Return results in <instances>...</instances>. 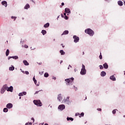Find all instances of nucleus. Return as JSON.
I'll list each match as a JSON object with an SVG mask.
<instances>
[{"instance_id": "1", "label": "nucleus", "mask_w": 125, "mask_h": 125, "mask_svg": "<svg viewBox=\"0 0 125 125\" xmlns=\"http://www.w3.org/2000/svg\"><path fill=\"white\" fill-rule=\"evenodd\" d=\"M85 33H86V34H88V35H89L91 37H92L93 35H94V31L90 28L85 30Z\"/></svg>"}, {"instance_id": "2", "label": "nucleus", "mask_w": 125, "mask_h": 125, "mask_svg": "<svg viewBox=\"0 0 125 125\" xmlns=\"http://www.w3.org/2000/svg\"><path fill=\"white\" fill-rule=\"evenodd\" d=\"M65 82H66V83L67 85L69 84H72L74 82V78H69L65 80Z\"/></svg>"}, {"instance_id": "3", "label": "nucleus", "mask_w": 125, "mask_h": 125, "mask_svg": "<svg viewBox=\"0 0 125 125\" xmlns=\"http://www.w3.org/2000/svg\"><path fill=\"white\" fill-rule=\"evenodd\" d=\"M33 103L35 104V105H36V106H38V107H41V106H42V104L40 100H34Z\"/></svg>"}, {"instance_id": "4", "label": "nucleus", "mask_w": 125, "mask_h": 125, "mask_svg": "<svg viewBox=\"0 0 125 125\" xmlns=\"http://www.w3.org/2000/svg\"><path fill=\"white\" fill-rule=\"evenodd\" d=\"M74 42L76 43L79 42V41H80V38L77 36L76 35L73 36Z\"/></svg>"}, {"instance_id": "5", "label": "nucleus", "mask_w": 125, "mask_h": 125, "mask_svg": "<svg viewBox=\"0 0 125 125\" xmlns=\"http://www.w3.org/2000/svg\"><path fill=\"white\" fill-rule=\"evenodd\" d=\"M13 107V105L11 103H9L6 105V108H7L8 109H11V108H12Z\"/></svg>"}, {"instance_id": "6", "label": "nucleus", "mask_w": 125, "mask_h": 125, "mask_svg": "<svg viewBox=\"0 0 125 125\" xmlns=\"http://www.w3.org/2000/svg\"><path fill=\"white\" fill-rule=\"evenodd\" d=\"M80 74L81 75H85V74H86V70L83 69H81V71L80 72Z\"/></svg>"}, {"instance_id": "7", "label": "nucleus", "mask_w": 125, "mask_h": 125, "mask_svg": "<svg viewBox=\"0 0 125 125\" xmlns=\"http://www.w3.org/2000/svg\"><path fill=\"white\" fill-rule=\"evenodd\" d=\"M58 109H60V110H64V109H65V105L64 104L60 105L58 106Z\"/></svg>"}, {"instance_id": "8", "label": "nucleus", "mask_w": 125, "mask_h": 125, "mask_svg": "<svg viewBox=\"0 0 125 125\" xmlns=\"http://www.w3.org/2000/svg\"><path fill=\"white\" fill-rule=\"evenodd\" d=\"M70 98V97H67L66 99L64 100L62 102L64 103H66V104H69V99Z\"/></svg>"}, {"instance_id": "9", "label": "nucleus", "mask_w": 125, "mask_h": 125, "mask_svg": "<svg viewBox=\"0 0 125 125\" xmlns=\"http://www.w3.org/2000/svg\"><path fill=\"white\" fill-rule=\"evenodd\" d=\"M7 91H10V92H12V91H13V87L12 86H11L9 87H8Z\"/></svg>"}, {"instance_id": "10", "label": "nucleus", "mask_w": 125, "mask_h": 125, "mask_svg": "<svg viewBox=\"0 0 125 125\" xmlns=\"http://www.w3.org/2000/svg\"><path fill=\"white\" fill-rule=\"evenodd\" d=\"M1 4L2 5H4V6H5V7H6V6H7V2L6 1H2L1 2Z\"/></svg>"}, {"instance_id": "11", "label": "nucleus", "mask_w": 125, "mask_h": 125, "mask_svg": "<svg viewBox=\"0 0 125 125\" xmlns=\"http://www.w3.org/2000/svg\"><path fill=\"white\" fill-rule=\"evenodd\" d=\"M65 12L66 13L70 14V13H71V10H70V9H69V8H65Z\"/></svg>"}, {"instance_id": "12", "label": "nucleus", "mask_w": 125, "mask_h": 125, "mask_svg": "<svg viewBox=\"0 0 125 125\" xmlns=\"http://www.w3.org/2000/svg\"><path fill=\"white\" fill-rule=\"evenodd\" d=\"M118 4L119 6H123V5H124V3L122 1L119 0L118 1Z\"/></svg>"}, {"instance_id": "13", "label": "nucleus", "mask_w": 125, "mask_h": 125, "mask_svg": "<svg viewBox=\"0 0 125 125\" xmlns=\"http://www.w3.org/2000/svg\"><path fill=\"white\" fill-rule=\"evenodd\" d=\"M110 80H111V81H113L114 82L116 81V77L114 75H112L110 77Z\"/></svg>"}, {"instance_id": "14", "label": "nucleus", "mask_w": 125, "mask_h": 125, "mask_svg": "<svg viewBox=\"0 0 125 125\" xmlns=\"http://www.w3.org/2000/svg\"><path fill=\"white\" fill-rule=\"evenodd\" d=\"M104 66V69H108V67H109V66L108 65V64L105 62L103 64Z\"/></svg>"}, {"instance_id": "15", "label": "nucleus", "mask_w": 125, "mask_h": 125, "mask_svg": "<svg viewBox=\"0 0 125 125\" xmlns=\"http://www.w3.org/2000/svg\"><path fill=\"white\" fill-rule=\"evenodd\" d=\"M101 77H105L106 76V72L105 71H102L101 73Z\"/></svg>"}, {"instance_id": "16", "label": "nucleus", "mask_w": 125, "mask_h": 125, "mask_svg": "<svg viewBox=\"0 0 125 125\" xmlns=\"http://www.w3.org/2000/svg\"><path fill=\"white\" fill-rule=\"evenodd\" d=\"M68 34H69V31L65 30L62 34V36H63V35H68Z\"/></svg>"}, {"instance_id": "17", "label": "nucleus", "mask_w": 125, "mask_h": 125, "mask_svg": "<svg viewBox=\"0 0 125 125\" xmlns=\"http://www.w3.org/2000/svg\"><path fill=\"white\" fill-rule=\"evenodd\" d=\"M23 64H24V65H25V66H28V65H29L28 62H27V61H26V60H24V61H23Z\"/></svg>"}, {"instance_id": "18", "label": "nucleus", "mask_w": 125, "mask_h": 125, "mask_svg": "<svg viewBox=\"0 0 125 125\" xmlns=\"http://www.w3.org/2000/svg\"><path fill=\"white\" fill-rule=\"evenodd\" d=\"M24 9H28L30 8V5L29 4H26L24 7Z\"/></svg>"}, {"instance_id": "19", "label": "nucleus", "mask_w": 125, "mask_h": 125, "mask_svg": "<svg viewBox=\"0 0 125 125\" xmlns=\"http://www.w3.org/2000/svg\"><path fill=\"white\" fill-rule=\"evenodd\" d=\"M58 100L60 102H61V100H62V97H61V95H59L58 96Z\"/></svg>"}, {"instance_id": "20", "label": "nucleus", "mask_w": 125, "mask_h": 125, "mask_svg": "<svg viewBox=\"0 0 125 125\" xmlns=\"http://www.w3.org/2000/svg\"><path fill=\"white\" fill-rule=\"evenodd\" d=\"M44 28H48L49 27V23L47 22L43 25Z\"/></svg>"}, {"instance_id": "21", "label": "nucleus", "mask_w": 125, "mask_h": 125, "mask_svg": "<svg viewBox=\"0 0 125 125\" xmlns=\"http://www.w3.org/2000/svg\"><path fill=\"white\" fill-rule=\"evenodd\" d=\"M2 88L5 89V90H7L8 89V87L7 86V85L5 84L2 87Z\"/></svg>"}, {"instance_id": "22", "label": "nucleus", "mask_w": 125, "mask_h": 125, "mask_svg": "<svg viewBox=\"0 0 125 125\" xmlns=\"http://www.w3.org/2000/svg\"><path fill=\"white\" fill-rule=\"evenodd\" d=\"M61 55H65V52H64V51L63 50H61L60 51Z\"/></svg>"}, {"instance_id": "23", "label": "nucleus", "mask_w": 125, "mask_h": 125, "mask_svg": "<svg viewBox=\"0 0 125 125\" xmlns=\"http://www.w3.org/2000/svg\"><path fill=\"white\" fill-rule=\"evenodd\" d=\"M67 121H71L72 122H73V121H74V119L71 117H67Z\"/></svg>"}, {"instance_id": "24", "label": "nucleus", "mask_w": 125, "mask_h": 125, "mask_svg": "<svg viewBox=\"0 0 125 125\" xmlns=\"http://www.w3.org/2000/svg\"><path fill=\"white\" fill-rule=\"evenodd\" d=\"M42 34L43 36H44V35L46 34V31L45 30H42Z\"/></svg>"}, {"instance_id": "25", "label": "nucleus", "mask_w": 125, "mask_h": 125, "mask_svg": "<svg viewBox=\"0 0 125 125\" xmlns=\"http://www.w3.org/2000/svg\"><path fill=\"white\" fill-rule=\"evenodd\" d=\"M9 55V49H7L6 51V56H8Z\"/></svg>"}, {"instance_id": "26", "label": "nucleus", "mask_w": 125, "mask_h": 125, "mask_svg": "<svg viewBox=\"0 0 125 125\" xmlns=\"http://www.w3.org/2000/svg\"><path fill=\"white\" fill-rule=\"evenodd\" d=\"M5 91V89H4V88H3L2 87V88L1 89V91H0L1 93V94L4 93Z\"/></svg>"}, {"instance_id": "27", "label": "nucleus", "mask_w": 125, "mask_h": 125, "mask_svg": "<svg viewBox=\"0 0 125 125\" xmlns=\"http://www.w3.org/2000/svg\"><path fill=\"white\" fill-rule=\"evenodd\" d=\"M3 112H4V113H6L7 112H8V109H7V108H4L3 109Z\"/></svg>"}, {"instance_id": "28", "label": "nucleus", "mask_w": 125, "mask_h": 125, "mask_svg": "<svg viewBox=\"0 0 125 125\" xmlns=\"http://www.w3.org/2000/svg\"><path fill=\"white\" fill-rule=\"evenodd\" d=\"M44 77H45V78H48V73H45L44 74Z\"/></svg>"}, {"instance_id": "29", "label": "nucleus", "mask_w": 125, "mask_h": 125, "mask_svg": "<svg viewBox=\"0 0 125 125\" xmlns=\"http://www.w3.org/2000/svg\"><path fill=\"white\" fill-rule=\"evenodd\" d=\"M10 71H13L14 70V66L9 67Z\"/></svg>"}, {"instance_id": "30", "label": "nucleus", "mask_w": 125, "mask_h": 125, "mask_svg": "<svg viewBox=\"0 0 125 125\" xmlns=\"http://www.w3.org/2000/svg\"><path fill=\"white\" fill-rule=\"evenodd\" d=\"M83 116H84V113H83V112H82L80 115V118H81L82 117H83Z\"/></svg>"}, {"instance_id": "31", "label": "nucleus", "mask_w": 125, "mask_h": 125, "mask_svg": "<svg viewBox=\"0 0 125 125\" xmlns=\"http://www.w3.org/2000/svg\"><path fill=\"white\" fill-rule=\"evenodd\" d=\"M17 17H14V16H12L11 17V19H14V21H15V19H16Z\"/></svg>"}, {"instance_id": "32", "label": "nucleus", "mask_w": 125, "mask_h": 125, "mask_svg": "<svg viewBox=\"0 0 125 125\" xmlns=\"http://www.w3.org/2000/svg\"><path fill=\"white\" fill-rule=\"evenodd\" d=\"M116 111H117V109H114L113 111H112V113L115 115V114H116Z\"/></svg>"}, {"instance_id": "33", "label": "nucleus", "mask_w": 125, "mask_h": 125, "mask_svg": "<svg viewBox=\"0 0 125 125\" xmlns=\"http://www.w3.org/2000/svg\"><path fill=\"white\" fill-rule=\"evenodd\" d=\"M99 67H100V69L101 70H102V69H103V68H104L103 65H99Z\"/></svg>"}, {"instance_id": "34", "label": "nucleus", "mask_w": 125, "mask_h": 125, "mask_svg": "<svg viewBox=\"0 0 125 125\" xmlns=\"http://www.w3.org/2000/svg\"><path fill=\"white\" fill-rule=\"evenodd\" d=\"M32 125V123L31 122H30V123H26L25 124V125Z\"/></svg>"}, {"instance_id": "35", "label": "nucleus", "mask_w": 125, "mask_h": 125, "mask_svg": "<svg viewBox=\"0 0 125 125\" xmlns=\"http://www.w3.org/2000/svg\"><path fill=\"white\" fill-rule=\"evenodd\" d=\"M40 91H42V90L38 91H36L35 93V94H38V93H39Z\"/></svg>"}, {"instance_id": "36", "label": "nucleus", "mask_w": 125, "mask_h": 125, "mask_svg": "<svg viewBox=\"0 0 125 125\" xmlns=\"http://www.w3.org/2000/svg\"><path fill=\"white\" fill-rule=\"evenodd\" d=\"M11 58H13V59H14V56L9 57V58H8V60H9V59H11Z\"/></svg>"}, {"instance_id": "37", "label": "nucleus", "mask_w": 125, "mask_h": 125, "mask_svg": "<svg viewBox=\"0 0 125 125\" xmlns=\"http://www.w3.org/2000/svg\"><path fill=\"white\" fill-rule=\"evenodd\" d=\"M83 69H85V66H84V65L83 64L82 65V68Z\"/></svg>"}, {"instance_id": "38", "label": "nucleus", "mask_w": 125, "mask_h": 125, "mask_svg": "<svg viewBox=\"0 0 125 125\" xmlns=\"http://www.w3.org/2000/svg\"><path fill=\"white\" fill-rule=\"evenodd\" d=\"M99 58L100 59H102V55L101 54V53H100V55L99 56Z\"/></svg>"}, {"instance_id": "39", "label": "nucleus", "mask_w": 125, "mask_h": 125, "mask_svg": "<svg viewBox=\"0 0 125 125\" xmlns=\"http://www.w3.org/2000/svg\"><path fill=\"white\" fill-rule=\"evenodd\" d=\"M21 93H22V95H26V94H27V92H23Z\"/></svg>"}, {"instance_id": "40", "label": "nucleus", "mask_w": 125, "mask_h": 125, "mask_svg": "<svg viewBox=\"0 0 125 125\" xmlns=\"http://www.w3.org/2000/svg\"><path fill=\"white\" fill-rule=\"evenodd\" d=\"M19 95L20 96H23V94H22V93L21 92V93H19Z\"/></svg>"}, {"instance_id": "41", "label": "nucleus", "mask_w": 125, "mask_h": 125, "mask_svg": "<svg viewBox=\"0 0 125 125\" xmlns=\"http://www.w3.org/2000/svg\"><path fill=\"white\" fill-rule=\"evenodd\" d=\"M80 113H76V114H75V116H79V117H80Z\"/></svg>"}, {"instance_id": "42", "label": "nucleus", "mask_w": 125, "mask_h": 125, "mask_svg": "<svg viewBox=\"0 0 125 125\" xmlns=\"http://www.w3.org/2000/svg\"><path fill=\"white\" fill-rule=\"evenodd\" d=\"M24 74H26V75H29V72L28 71H25V72H24Z\"/></svg>"}, {"instance_id": "43", "label": "nucleus", "mask_w": 125, "mask_h": 125, "mask_svg": "<svg viewBox=\"0 0 125 125\" xmlns=\"http://www.w3.org/2000/svg\"><path fill=\"white\" fill-rule=\"evenodd\" d=\"M14 59H18V56H14Z\"/></svg>"}, {"instance_id": "44", "label": "nucleus", "mask_w": 125, "mask_h": 125, "mask_svg": "<svg viewBox=\"0 0 125 125\" xmlns=\"http://www.w3.org/2000/svg\"><path fill=\"white\" fill-rule=\"evenodd\" d=\"M31 120L33 121V123H35V119H34V118H32Z\"/></svg>"}, {"instance_id": "45", "label": "nucleus", "mask_w": 125, "mask_h": 125, "mask_svg": "<svg viewBox=\"0 0 125 125\" xmlns=\"http://www.w3.org/2000/svg\"><path fill=\"white\" fill-rule=\"evenodd\" d=\"M98 111H100L101 112V111H102V109L101 108H98L97 109Z\"/></svg>"}, {"instance_id": "46", "label": "nucleus", "mask_w": 125, "mask_h": 125, "mask_svg": "<svg viewBox=\"0 0 125 125\" xmlns=\"http://www.w3.org/2000/svg\"><path fill=\"white\" fill-rule=\"evenodd\" d=\"M64 18H65V19L66 20H67V19H68V17H67V16H65Z\"/></svg>"}, {"instance_id": "47", "label": "nucleus", "mask_w": 125, "mask_h": 125, "mask_svg": "<svg viewBox=\"0 0 125 125\" xmlns=\"http://www.w3.org/2000/svg\"><path fill=\"white\" fill-rule=\"evenodd\" d=\"M52 79L53 80H56V77L53 76Z\"/></svg>"}, {"instance_id": "48", "label": "nucleus", "mask_w": 125, "mask_h": 125, "mask_svg": "<svg viewBox=\"0 0 125 125\" xmlns=\"http://www.w3.org/2000/svg\"><path fill=\"white\" fill-rule=\"evenodd\" d=\"M33 81L34 82L35 81H36V78H35V76L33 77Z\"/></svg>"}, {"instance_id": "49", "label": "nucleus", "mask_w": 125, "mask_h": 125, "mask_svg": "<svg viewBox=\"0 0 125 125\" xmlns=\"http://www.w3.org/2000/svg\"><path fill=\"white\" fill-rule=\"evenodd\" d=\"M61 45H62V47H63V48L65 47V45H64L63 44H61Z\"/></svg>"}, {"instance_id": "50", "label": "nucleus", "mask_w": 125, "mask_h": 125, "mask_svg": "<svg viewBox=\"0 0 125 125\" xmlns=\"http://www.w3.org/2000/svg\"><path fill=\"white\" fill-rule=\"evenodd\" d=\"M34 83H35L36 84H37V81L36 80V81H34Z\"/></svg>"}, {"instance_id": "51", "label": "nucleus", "mask_w": 125, "mask_h": 125, "mask_svg": "<svg viewBox=\"0 0 125 125\" xmlns=\"http://www.w3.org/2000/svg\"><path fill=\"white\" fill-rule=\"evenodd\" d=\"M64 2H62V5L63 6V5H64Z\"/></svg>"}, {"instance_id": "52", "label": "nucleus", "mask_w": 125, "mask_h": 125, "mask_svg": "<svg viewBox=\"0 0 125 125\" xmlns=\"http://www.w3.org/2000/svg\"><path fill=\"white\" fill-rule=\"evenodd\" d=\"M62 63H63V61H61L60 64H61Z\"/></svg>"}, {"instance_id": "53", "label": "nucleus", "mask_w": 125, "mask_h": 125, "mask_svg": "<svg viewBox=\"0 0 125 125\" xmlns=\"http://www.w3.org/2000/svg\"><path fill=\"white\" fill-rule=\"evenodd\" d=\"M63 15H64V16H66V13H64L63 14Z\"/></svg>"}, {"instance_id": "54", "label": "nucleus", "mask_w": 125, "mask_h": 125, "mask_svg": "<svg viewBox=\"0 0 125 125\" xmlns=\"http://www.w3.org/2000/svg\"><path fill=\"white\" fill-rule=\"evenodd\" d=\"M26 48H28V45H25Z\"/></svg>"}, {"instance_id": "55", "label": "nucleus", "mask_w": 125, "mask_h": 125, "mask_svg": "<svg viewBox=\"0 0 125 125\" xmlns=\"http://www.w3.org/2000/svg\"><path fill=\"white\" fill-rule=\"evenodd\" d=\"M39 65H42V62L39 63Z\"/></svg>"}, {"instance_id": "56", "label": "nucleus", "mask_w": 125, "mask_h": 125, "mask_svg": "<svg viewBox=\"0 0 125 125\" xmlns=\"http://www.w3.org/2000/svg\"><path fill=\"white\" fill-rule=\"evenodd\" d=\"M124 5H125V1H124Z\"/></svg>"}, {"instance_id": "57", "label": "nucleus", "mask_w": 125, "mask_h": 125, "mask_svg": "<svg viewBox=\"0 0 125 125\" xmlns=\"http://www.w3.org/2000/svg\"><path fill=\"white\" fill-rule=\"evenodd\" d=\"M84 54V52H83V55Z\"/></svg>"}, {"instance_id": "58", "label": "nucleus", "mask_w": 125, "mask_h": 125, "mask_svg": "<svg viewBox=\"0 0 125 125\" xmlns=\"http://www.w3.org/2000/svg\"><path fill=\"white\" fill-rule=\"evenodd\" d=\"M22 73H23V74H25V72L24 71H22Z\"/></svg>"}, {"instance_id": "59", "label": "nucleus", "mask_w": 125, "mask_h": 125, "mask_svg": "<svg viewBox=\"0 0 125 125\" xmlns=\"http://www.w3.org/2000/svg\"><path fill=\"white\" fill-rule=\"evenodd\" d=\"M62 17H64V16H63V15L62 14Z\"/></svg>"}, {"instance_id": "60", "label": "nucleus", "mask_w": 125, "mask_h": 125, "mask_svg": "<svg viewBox=\"0 0 125 125\" xmlns=\"http://www.w3.org/2000/svg\"><path fill=\"white\" fill-rule=\"evenodd\" d=\"M45 125H48V124H45Z\"/></svg>"}, {"instance_id": "61", "label": "nucleus", "mask_w": 125, "mask_h": 125, "mask_svg": "<svg viewBox=\"0 0 125 125\" xmlns=\"http://www.w3.org/2000/svg\"><path fill=\"white\" fill-rule=\"evenodd\" d=\"M124 75H125V71H124Z\"/></svg>"}, {"instance_id": "62", "label": "nucleus", "mask_w": 125, "mask_h": 125, "mask_svg": "<svg viewBox=\"0 0 125 125\" xmlns=\"http://www.w3.org/2000/svg\"><path fill=\"white\" fill-rule=\"evenodd\" d=\"M124 118H125V115L123 116Z\"/></svg>"}, {"instance_id": "63", "label": "nucleus", "mask_w": 125, "mask_h": 125, "mask_svg": "<svg viewBox=\"0 0 125 125\" xmlns=\"http://www.w3.org/2000/svg\"><path fill=\"white\" fill-rule=\"evenodd\" d=\"M19 98H20V99H21V97H20Z\"/></svg>"}, {"instance_id": "64", "label": "nucleus", "mask_w": 125, "mask_h": 125, "mask_svg": "<svg viewBox=\"0 0 125 125\" xmlns=\"http://www.w3.org/2000/svg\"><path fill=\"white\" fill-rule=\"evenodd\" d=\"M85 99H86V97H85Z\"/></svg>"}]
</instances>
